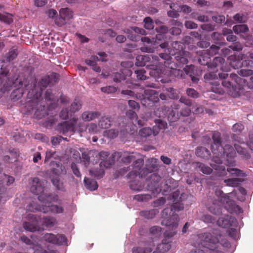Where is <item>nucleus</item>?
<instances>
[{
	"mask_svg": "<svg viewBox=\"0 0 253 253\" xmlns=\"http://www.w3.org/2000/svg\"><path fill=\"white\" fill-rule=\"evenodd\" d=\"M180 191H176L171 195V200L173 203L170 208L165 209L162 213V224L168 226L171 230H166L164 234V238L162 243L157 246L156 251L153 253H166L171 248L170 243L171 242V238L176 234V229L178 226L179 217L178 214L174 213V211H180L184 209V205L181 203L182 197L180 196Z\"/></svg>",
	"mask_w": 253,
	"mask_h": 253,
	"instance_id": "f257e3e1",
	"label": "nucleus"
},
{
	"mask_svg": "<svg viewBox=\"0 0 253 253\" xmlns=\"http://www.w3.org/2000/svg\"><path fill=\"white\" fill-rule=\"evenodd\" d=\"M59 79V74L55 73H52L49 75L43 77L37 85L35 83L33 82L30 85V86H33L36 92L34 94V90L29 91L27 93V98L25 102L23 103L22 101L20 102L24 105L27 112H31L34 109H36L35 113V116L38 119H41L47 115V110L45 104L43 101V98L42 97V91L48 85H53L57 83Z\"/></svg>",
	"mask_w": 253,
	"mask_h": 253,
	"instance_id": "f03ea898",
	"label": "nucleus"
},
{
	"mask_svg": "<svg viewBox=\"0 0 253 253\" xmlns=\"http://www.w3.org/2000/svg\"><path fill=\"white\" fill-rule=\"evenodd\" d=\"M43 182L38 177H34L32 179L31 186L30 188L31 191L34 194L39 195L38 199L39 201L45 203L47 205H42L39 206L38 209H36V211H40L44 213L51 212L54 214L62 213L64 212V208L63 207L53 205L51 202H48L51 199L50 195L43 193L44 191Z\"/></svg>",
	"mask_w": 253,
	"mask_h": 253,
	"instance_id": "7ed1b4c3",
	"label": "nucleus"
},
{
	"mask_svg": "<svg viewBox=\"0 0 253 253\" xmlns=\"http://www.w3.org/2000/svg\"><path fill=\"white\" fill-rule=\"evenodd\" d=\"M219 230L213 229L211 232H206L198 235L199 244L212 251L214 253H223L219 246L228 247L230 243L226 239H222Z\"/></svg>",
	"mask_w": 253,
	"mask_h": 253,
	"instance_id": "20e7f679",
	"label": "nucleus"
},
{
	"mask_svg": "<svg viewBox=\"0 0 253 253\" xmlns=\"http://www.w3.org/2000/svg\"><path fill=\"white\" fill-rule=\"evenodd\" d=\"M36 84L38 86L39 82H37V80L35 78L30 77V79H26L23 81H20L19 78H17L14 83V84H19V86L16 89L14 90L10 95V98L13 101H16L20 99L24 94V88L26 90L32 91L34 90V94H35L36 90L34 89L33 86H30V85L33 84L32 82Z\"/></svg>",
	"mask_w": 253,
	"mask_h": 253,
	"instance_id": "39448f33",
	"label": "nucleus"
},
{
	"mask_svg": "<svg viewBox=\"0 0 253 253\" xmlns=\"http://www.w3.org/2000/svg\"><path fill=\"white\" fill-rule=\"evenodd\" d=\"M191 113L189 107H180L178 103H173L170 107V110L168 114V119L170 122L177 121L180 117H188Z\"/></svg>",
	"mask_w": 253,
	"mask_h": 253,
	"instance_id": "423d86ee",
	"label": "nucleus"
},
{
	"mask_svg": "<svg viewBox=\"0 0 253 253\" xmlns=\"http://www.w3.org/2000/svg\"><path fill=\"white\" fill-rule=\"evenodd\" d=\"M184 45L180 42H173L171 43L172 51L176 62L180 65H185L188 63V58L189 53L184 51Z\"/></svg>",
	"mask_w": 253,
	"mask_h": 253,
	"instance_id": "0eeeda50",
	"label": "nucleus"
},
{
	"mask_svg": "<svg viewBox=\"0 0 253 253\" xmlns=\"http://www.w3.org/2000/svg\"><path fill=\"white\" fill-rule=\"evenodd\" d=\"M143 93L140 94H136V97L140 99L141 103L143 106L149 107H151L155 102H157L159 100L158 92L153 89L142 90Z\"/></svg>",
	"mask_w": 253,
	"mask_h": 253,
	"instance_id": "6e6552de",
	"label": "nucleus"
},
{
	"mask_svg": "<svg viewBox=\"0 0 253 253\" xmlns=\"http://www.w3.org/2000/svg\"><path fill=\"white\" fill-rule=\"evenodd\" d=\"M166 65L167 68L169 69V73L178 78H185L186 76L191 73L193 70V66H186L183 70L177 69V68L181 67L184 65H180L178 62L169 63L168 61H167Z\"/></svg>",
	"mask_w": 253,
	"mask_h": 253,
	"instance_id": "1a4fd4ad",
	"label": "nucleus"
},
{
	"mask_svg": "<svg viewBox=\"0 0 253 253\" xmlns=\"http://www.w3.org/2000/svg\"><path fill=\"white\" fill-rule=\"evenodd\" d=\"M217 72L210 71L204 75V79L206 83L212 85L211 89L213 92L222 94L224 91L220 85V78L218 75L216 74Z\"/></svg>",
	"mask_w": 253,
	"mask_h": 253,
	"instance_id": "9d476101",
	"label": "nucleus"
},
{
	"mask_svg": "<svg viewBox=\"0 0 253 253\" xmlns=\"http://www.w3.org/2000/svg\"><path fill=\"white\" fill-rule=\"evenodd\" d=\"M121 68L120 69V72H117L113 74V81L116 83H120L122 81L126 79V77H129L132 75V71L128 69L132 65L130 62H122L121 63Z\"/></svg>",
	"mask_w": 253,
	"mask_h": 253,
	"instance_id": "9b49d317",
	"label": "nucleus"
},
{
	"mask_svg": "<svg viewBox=\"0 0 253 253\" xmlns=\"http://www.w3.org/2000/svg\"><path fill=\"white\" fill-rule=\"evenodd\" d=\"M218 76L220 80L223 79L222 81V85L229 89L232 88L234 89V85L230 81V79L234 81L237 84H240L242 83V79L236 74H231L229 77H228V74L226 73H218Z\"/></svg>",
	"mask_w": 253,
	"mask_h": 253,
	"instance_id": "f8f14e48",
	"label": "nucleus"
},
{
	"mask_svg": "<svg viewBox=\"0 0 253 253\" xmlns=\"http://www.w3.org/2000/svg\"><path fill=\"white\" fill-rule=\"evenodd\" d=\"M78 118H72L69 121H65L59 123L57 126V129L63 134H66L68 132L73 133L75 132L76 124L77 123Z\"/></svg>",
	"mask_w": 253,
	"mask_h": 253,
	"instance_id": "ddd939ff",
	"label": "nucleus"
},
{
	"mask_svg": "<svg viewBox=\"0 0 253 253\" xmlns=\"http://www.w3.org/2000/svg\"><path fill=\"white\" fill-rule=\"evenodd\" d=\"M27 218L29 220V222H23V226L24 228L31 232H35L40 230L39 220L41 218L39 216L30 213L27 215Z\"/></svg>",
	"mask_w": 253,
	"mask_h": 253,
	"instance_id": "4468645a",
	"label": "nucleus"
},
{
	"mask_svg": "<svg viewBox=\"0 0 253 253\" xmlns=\"http://www.w3.org/2000/svg\"><path fill=\"white\" fill-rule=\"evenodd\" d=\"M42 239L45 242L54 245H63L67 243V239L63 234L46 233L43 235Z\"/></svg>",
	"mask_w": 253,
	"mask_h": 253,
	"instance_id": "2eb2a0df",
	"label": "nucleus"
},
{
	"mask_svg": "<svg viewBox=\"0 0 253 253\" xmlns=\"http://www.w3.org/2000/svg\"><path fill=\"white\" fill-rule=\"evenodd\" d=\"M161 177L157 173L152 174L150 179H147V189L153 193H160L162 189L160 183Z\"/></svg>",
	"mask_w": 253,
	"mask_h": 253,
	"instance_id": "dca6fc26",
	"label": "nucleus"
},
{
	"mask_svg": "<svg viewBox=\"0 0 253 253\" xmlns=\"http://www.w3.org/2000/svg\"><path fill=\"white\" fill-rule=\"evenodd\" d=\"M212 161L215 164H211V167L215 170L216 174L218 176H224L226 175V170L225 166L221 165L222 161L221 158L224 155H219L218 154H213Z\"/></svg>",
	"mask_w": 253,
	"mask_h": 253,
	"instance_id": "f3484780",
	"label": "nucleus"
},
{
	"mask_svg": "<svg viewBox=\"0 0 253 253\" xmlns=\"http://www.w3.org/2000/svg\"><path fill=\"white\" fill-rule=\"evenodd\" d=\"M213 144L211 145V150L213 154L220 155L223 150V146L221 145V134L218 132H214L212 135Z\"/></svg>",
	"mask_w": 253,
	"mask_h": 253,
	"instance_id": "a211bd4d",
	"label": "nucleus"
},
{
	"mask_svg": "<svg viewBox=\"0 0 253 253\" xmlns=\"http://www.w3.org/2000/svg\"><path fill=\"white\" fill-rule=\"evenodd\" d=\"M209 70L218 72L219 70L225 71L226 64L225 59L221 57H216L214 58L211 62H210L208 67Z\"/></svg>",
	"mask_w": 253,
	"mask_h": 253,
	"instance_id": "6ab92c4d",
	"label": "nucleus"
},
{
	"mask_svg": "<svg viewBox=\"0 0 253 253\" xmlns=\"http://www.w3.org/2000/svg\"><path fill=\"white\" fill-rule=\"evenodd\" d=\"M109 153L106 151H101L98 155L99 156L101 162L100 163V167L108 168L113 165L115 163V157L112 155L109 157Z\"/></svg>",
	"mask_w": 253,
	"mask_h": 253,
	"instance_id": "aec40b11",
	"label": "nucleus"
},
{
	"mask_svg": "<svg viewBox=\"0 0 253 253\" xmlns=\"http://www.w3.org/2000/svg\"><path fill=\"white\" fill-rule=\"evenodd\" d=\"M158 159L150 158L147 161L145 168H143L142 170L139 173L142 176H146L148 173H151L158 169L157 163Z\"/></svg>",
	"mask_w": 253,
	"mask_h": 253,
	"instance_id": "412c9836",
	"label": "nucleus"
},
{
	"mask_svg": "<svg viewBox=\"0 0 253 253\" xmlns=\"http://www.w3.org/2000/svg\"><path fill=\"white\" fill-rule=\"evenodd\" d=\"M141 41L144 43L151 44L152 46H147L144 45L140 48V50L142 52L152 53L154 51V49L157 47L156 43L157 42L158 39L155 38L150 39L147 37H144L140 38Z\"/></svg>",
	"mask_w": 253,
	"mask_h": 253,
	"instance_id": "4be33fe9",
	"label": "nucleus"
},
{
	"mask_svg": "<svg viewBox=\"0 0 253 253\" xmlns=\"http://www.w3.org/2000/svg\"><path fill=\"white\" fill-rule=\"evenodd\" d=\"M50 165L52 168L50 169V176H59L65 175L67 173L65 167L61 164L55 161H51Z\"/></svg>",
	"mask_w": 253,
	"mask_h": 253,
	"instance_id": "5701e85b",
	"label": "nucleus"
},
{
	"mask_svg": "<svg viewBox=\"0 0 253 253\" xmlns=\"http://www.w3.org/2000/svg\"><path fill=\"white\" fill-rule=\"evenodd\" d=\"M217 223L219 226L226 228L236 225L237 221L235 217L227 215L219 218L217 221Z\"/></svg>",
	"mask_w": 253,
	"mask_h": 253,
	"instance_id": "b1692460",
	"label": "nucleus"
},
{
	"mask_svg": "<svg viewBox=\"0 0 253 253\" xmlns=\"http://www.w3.org/2000/svg\"><path fill=\"white\" fill-rule=\"evenodd\" d=\"M144 161L142 159H138L135 161L133 165V170L129 172L127 176L130 178L132 176H139L140 177H145V176H142L139 173L143 169L141 167L143 166Z\"/></svg>",
	"mask_w": 253,
	"mask_h": 253,
	"instance_id": "393cba45",
	"label": "nucleus"
},
{
	"mask_svg": "<svg viewBox=\"0 0 253 253\" xmlns=\"http://www.w3.org/2000/svg\"><path fill=\"white\" fill-rule=\"evenodd\" d=\"M126 32L128 34V39L135 42L138 41L140 38L139 36L136 35V34H140L142 35L146 34V32L144 29L137 27H131L130 30L127 29Z\"/></svg>",
	"mask_w": 253,
	"mask_h": 253,
	"instance_id": "a878e982",
	"label": "nucleus"
},
{
	"mask_svg": "<svg viewBox=\"0 0 253 253\" xmlns=\"http://www.w3.org/2000/svg\"><path fill=\"white\" fill-rule=\"evenodd\" d=\"M223 204H225V208L231 213H240L243 212L242 209L239 206L236 205L234 201L231 200L229 196L228 199L225 201V203Z\"/></svg>",
	"mask_w": 253,
	"mask_h": 253,
	"instance_id": "bb28decb",
	"label": "nucleus"
},
{
	"mask_svg": "<svg viewBox=\"0 0 253 253\" xmlns=\"http://www.w3.org/2000/svg\"><path fill=\"white\" fill-rule=\"evenodd\" d=\"M98 153L95 150L85 149L82 153V158L84 165L87 167L90 162V158L97 157Z\"/></svg>",
	"mask_w": 253,
	"mask_h": 253,
	"instance_id": "cd10ccee",
	"label": "nucleus"
},
{
	"mask_svg": "<svg viewBox=\"0 0 253 253\" xmlns=\"http://www.w3.org/2000/svg\"><path fill=\"white\" fill-rule=\"evenodd\" d=\"M211 203H209L207 207L209 211L214 215H219L221 213V206L219 203L216 199H211Z\"/></svg>",
	"mask_w": 253,
	"mask_h": 253,
	"instance_id": "c85d7f7f",
	"label": "nucleus"
},
{
	"mask_svg": "<svg viewBox=\"0 0 253 253\" xmlns=\"http://www.w3.org/2000/svg\"><path fill=\"white\" fill-rule=\"evenodd\" d=\"M199 53L198 62L202 65H207L208 67L210 64L211 59L210 55L206 52V50L197 51Z\"/></svg>",
	"mask_w": 253,
	"mask_h": 253,
	"instance_id": "c756f323",
	"label": "nucleus"
},
{
	"mask_svg": "<svg viewBox=\"0 0 253 253\" xmlns=\"http://www.w3.org/2000/svg\"><path fill=\"white\" fill-rule=\"evenodd\" d=\"M172 56H174V55L173 54L172 49H170L169 48H168L165 50L164 53H162L159 54V56L162 59L165 60L164 63H162L164 64V66L166 68H167V66L166 65L167 61H168L169 63L174 62L171 61V59H172L171 57Z\"/></svg>",
	"mask_w": 253,
	"mask_h": 253,
	"instance_id": "7c9ffc66",
	"label": "nucleus"
},
{
	"mask_svg": "<svg viewBox=\"0 0 253 253\" xmlns=\"http://www.w3.org/2000/svg\"><path fill=\"white\" fill-rule=\"evenodd\" d=\"M230 58L231 59H234V60H232L230 62L231 66L234 69L238 68L241 66H247V65H249L250 63L253 64V62L251 60H245L241 62L240 60L236 59L235 56H231Z\"/></svg>",
	"mask_w": 253,
	"mask_h": 253,
	"instance_id": "2f4dec72",
	"label": "nucleus"
},
{
	"mask_svg": "<svg viewBox=\"0 0 253 253\" xmlns=\"http://www.w3.org/2000/svg\"><path fill=\"white\" fill-rule=\"evenodd\" d=\"M151 245H140L138 247H134L132 249V253H150L152 251Z\"/></svg>",
	"mask_w": 253,
	"mask_h": 253,
	"instance_id": "473e14b6",
	"label": "nucleus"
},
{
	"mask_svg": "<svg viewBox=\"0 0 253 253\" xmlns=\"http://www.w3.org/2000/svg\"><path fill=\"white\" fill-rule=\"evenodd\" d=\"M151 60V57L149 55H138L136 57L135 65L137 66H144L146 65V63L149 62Z\"/></svg>",
	"mask_w": 253,
	"mask_h": 253,
	"instance_id": "72a5a7b5",
	"label": "nucleus"
},
{
	"mask_svg": "<svg viewBox=\"0 0 253 253\" xmlns=\"http://www.w3.org/2000/svg\"><path fill=\"white\" fill-rule=\"evenodd\" d=\"M100 116L98 112L85 111L82 114V119L84 121H90L98 118Z\"/></svg>",
	"mask_w": 253,
	"mask_h": 253,
	"instance_id": "f704fd0d",
	"label": "nucleus"
},
{
	"mask_svg": "<svg viewBox=\"0 0 253 253\" xmlns=\"http://www.w3.org/2000/svg\"><path fill=\"white\" fill-rule=\"evenodd\" d=\"M195 164L196 168L197 170L201 171L205 174H210L212 172L213 170L212 169L203 163L200 162H196Z\"/></svg>",
	"mask_w": 253,
	"mask_h": 253,
	"instance_id": "c9c22d12",
	"label": "nucleus"
},
{
	"mask_svg": "<svg viewBox=\"0 0 253 253\" xmlns=\"http://www.w3.org/2000/svg\"><path fill=\"white\" fill-rule=\"evenodd\" d=\"M195 153L197 156L204 159H208L211 155L210 151L204 147H198L196 149Z\"/></svg>",
	"mask_w": 253,
	"mask_h": 253,
	"instance_id": "e433bc0d",
	"label": "nucleus"
},
{
	"mask_svg": "<svg viewBox=\"0 0 253 253\" xmlns=\"http://www.w3.org/2000/svg\"><path fill=\"white\" fill-rule=\"evenodd\" d=\"M223 153L219 155H224L227 158H232L235 156V151L234 148L230 145H225L223 147Z\"/></svg>",
	"mask_w": 253,
	"mask_h": 253,
	"instance_id": "4c0bfd02",
	"label": "nucleus"
},
{
	"mask_svg": "<svg viewBox=\"0 0 253 253\" xmlns=\"http://www.w3.org/2000/svg\"><path fill=\"white\" fill-rule=\"evenodd\" d=\"M253 64L250 63V64L249 65H248L247 66H244L245 67H246L247 68L242 69L240 70V71L238 72V74L243 77H250V80H252L253 79V70L252 69V65Z\"/></svg>",
	"mask_w": 253,
	"mask_h": 253,
	"instance_id": "58836bf2",
	"label": "nucleus"
},
{
	"mask_svg": "<svg viewBox=\"0 0 253 253\" xmlns=\"http://www.w3.org/2000/svg\"><path fill=\"white\" fill-rule=\"evenodd\" d=\"M84 183L85 187L91 191L95 190L98 188V184L95 180L87 177H84Z\"/></svg>",
	"mask_w": 253,
	"mask_h": 253,
	"instance_id": "ea45409f",
	"label": "nucleus"
},
{
	"mask_svg": "<svg viewBox=\"0 0 253 253\" xmlns=\"http://www.w3.org/2000/svg\"><path fill=\"white\" fill-rule=\"evenodd\" d=\"M111 117L104 116L101 118L98 122V126L102 129L109 128L111 124Z\"/></svg>",
	"mask_w": 253,
	"mask_h": 253,
	"instance_id": "a19ab883",
	"label": "nucleus"
},
{
	"mask_svg": "<svg viewBox=\"0 0 253 253\" xmlns=\"http://www.w3.org/2000/svg\"><path fill=\"white\" fill-rule=\"evenodd\" d=\"M244 181L243 178H231L225 179L224 182L226 185L232 187L238 186L241 182Z\"/></svg>",
	"mask_w": 253,
	"mask_h": 253,
	"instance_id": "79ce46f5",
	"label": "nucleus"
},
{
	"mask_svg": "<svg viewBox=\"0 0 253 253\" xmlns=\"http://www.w3.org/2000/svg\"><path fill=\"white\" fill-rule=\"evenodd\" d=\"M57 223L56 219L52 216L42 218V224L47 227H52Z\"/></svg>",
	"mask_w": 253,
	"mask_h": 253,
	"instance_id": "37998d69",
	"label": "nucleus"
},
{
	"mask_svg": "<svg viewBox=\"0 0 253 253\" xmlns=\"http://www.w3.org/2000/svg\"><path fill=\"white\" fill-rule=\"evenodd\" d=\"M156 30L158 33L156 35V39L158 41H161V39L165 36L164 34L168 32V28L166 26L162 25L156 28Z\"/></svg>",
	"mask_w": 253,
	"mask_h": 253,
	"instance_id": "c03bdc74",
	"label": "nucleus"
},
{
	"mask_svg": "<svg viewBox=\"0 0 253 253\" xmlns=\"http://www.w3.org/2000/svg\"><path fill=\"white\" fill-rule=\"evenodd\" d=\"M152 198V196L149 194H138L134 196L133 199L141 202H146Z\"/></svg>",
	"mask_w": 253,
	"mask_h": 253,
	"instance_id": "a18cd8bd",
	"label": "nucleus"
},
{
	"mask_svg": "<svg viewBox=\"0 0 253 253\" xmlns=\"http://www.w3.org/2000/svg\"><path fill=\"white\" fill-rule=\"evenodd\" d=\"M144 184L139 181H131L129 183L130 188L134 191H140L143 189Z\"/></svg>",
	"mask_w": 253,
	"mask_h": 253,
	"instance_id": "49530a36",
	"label": "nucleus"
},
{
	"mask_svg": "<svg viewBox=\"0 0 253 253\" xmlns=\"http://www.w3.org/2000/svg\"><path fill=\"white\" fill-rule=\"evenodd\" d=\"M226 172H228L232 176L246 177L247 174L242 170L236 168H227Z\"/></svg>",
	"mask_w": 253,
	"mask_h": 253,
	"instance_id": "de8ad7c7",
	"label": "nucleus"
},
{
	"mask_svg": "<svg viewBox=\"0 0 253 253\" xmlns=\"http://www.w3.org/2000/svg\"><path fill=\"white\" fill-rule=\"evenodd\" d=\"M159 212L157 209H153L150 211H142L140 212V215L147 219H152Z\"/></svg>",
	"mask_w": 253,
	"mask_h": 253,
	"instance_id": "09e8293b",
	"label": "nucleus"
},
{
	"mask_svg": "<svg viewBox=\"0 0 253 253\" xmlns=\"http://www.w3.org/2000/svg\"><path fill=\"white\" fill-rule=\"evenodd\" d=\"M82 104L81 101L79 99H75L74 102L72 103L70 106V110L71 115H73L76 112L78 111L81 108Z\"/></svg>",
	"mask_w": 253,
	"mask_h": 253,
	"instance_id": "8fccbe9b",
	"label": "nucleus"
},
{
	"mask_svg": "<svg viewBox=\"0 0 253 253\" xmlns=\"http://www.w3.org/2000/svg\"><path fill=\"white\" fill-rule=\"evenodd\" d=\"M61 16H63L66 20H68L73 17V12L68 8H61L59 11Z\"/></svg>",
	"mask_w": 253,
	"mask_h": 253,
	"instance_id": "3c124183",
	"label": "nucleus"
},
{
	"mask_svg": "<svg viewBox=\"0 0 253 253\" xmlns=\"http://www.w3.org/2000/svg\"><path fill=\"white\" fill-rule=\"evenodd\" d=\"M233 30L236 34H239L246 33L249 29L246 25H237L233 27Z\"/></svg>",
	"mask_w": 253,
	"mask_h": 253,
	"instance_id": "603ef678",
	"label": "nucleus"
},
{
	"mask_svg": "<svg viewBox=\"0 0 253 253\" xmlns=\"http://www.w3.org/2000/svg\"><path fill=\"white\" fill-rule=\"evenodd\" d=\"M122 157L121 161L126 164H129L132 161L135 159V157L132 154H129L128 152H124Z\"/></svg>",
	"mask_w": 253,
	"mask_h": 253,
	"instance_id": "864d4df0",
	"label": "nucleus"
},
{
	"mask_svg": "<svg viewBox=\"0 0 253 253\" xmlns=\"http://www.w3.org/2000/svg\"><path fill=\"white\" fill-rule=\"evenodd\" d=\"M167 90L170 98L172 99H177L179 98L180 92L178 90L172 87L167 88Z\"/></svg>",
	"mask_w": 253,
	"mask_h": 253,
	"instance_id": "5fc2aeb1",
	"label": "nucleus"
},
{
	"mask_svg": "<svg viewBox=\"0 0 253 253\" xmlns=\"http://www.w3.org/2000/svg\"><path fill=\"white\" fill-rule=\"evenodd\" d=\"M150 68L151 71L149 72V74L151 76L154 77L155 78H159L161 77V71L156 68V67L153 65H148L147 68Z\"/></svg>",
	"mask_w": 253,
	"mask_h": 253,
	"instance_id": "6e6d98bb",
	"label": "nucleus"
},
{
	"mask_svg": "<svg viewBox=\"0 0 253 253\" xmlns=\"http://www.w3.org/2000/svg\"><path fill=\"white\" fill-rule=\"evenodd\" d=\"M126 116L128 117L131 120H135V122H137L138 125L142 126L141 121L137 120L138 117L136 113L134 111L129 110L126 112Z\"/></svg>",
	"mask_w": 253,
	"mask_h": 253,
	"instance_id": "4d7b16f0",
	"label": "nucleus"
},
{
	"mask_svg": "<svg viewBox=\"0 0 253 253\" xmlns=\"http://www.w3.org/2000/svg\"><path fill=\"white\" fill-rule=\"evenodd\" d=\"M215 194L218 198L217 200L221 203H225V201L228 199V196L224 194L220 189H216Z\"/></svg>",
	"mask_w": 253,
	"mask_h": 253,
	"instance_id": "13d9d810",
	"label": "nucleus"
},
{
	"mask_svg": "<svg viewBox=\"0 0 253 253\" xmlns=\"http://www.w3.org/2000/svg\"><path fill=\"white\" fill-rule=\"evenodd\" d=\"M52 184L58 190H63V183L60 181L58 176H50Z\"/></svg>",
	"mask_w": 253,
	"mask_h": 253,
	"instance_id": "bf43d9fd",
	"label": "nucleus"
},
{
	"mask_svg": "<svg viewBox=\"0 0 253 253\" xmlns=\"http://www.w3.org/2000/svg\"><path fill=\"white\" fill-rule=\"evenodd\" d=\"M18 52L17 49H12L9 51L5 56L4 58L7 62H10L13 60L17 56Z\"/></svg>",
	"mask_w": 253,
	"mask_h": 253,
	"instance_id": "052dcab7",
	"label": "nucleus"
},
{
	"mask_svg": "<svg viewBox=\"0 0 253 253\" xmlns=\"http://www.w3.org/2000/svg\"><path fill=\"white\" fill-rule=\"evenodd\" d=\"M152 134V130L150 127H144L140 129L139 135L141 138H147Z\"/></svg>",
	"mask_w": 253,
	"mask_h": 253,
	"instance_id": "680f3d73",
	"label": "nucleus"
},
{
	"mask_svg": "<svg viewBox=\"0 0 253 253\" xmlns=\"http://www.w3.org/2000/svg\"><path fill=\"white\" fill-rule=\"evenodd\" d=\"M186 93L188 97L193 99H196L200 96L199 93L192 88H187L186 90Z\"/></svg>",
	"mask_w": 253,
	"mask_h": 253,
	"instance_id": "e2e57ef3",
	"label": "nucleus"
},
{
	"mask_svg": "<svg viewBox=\"0 0 253 253\" xmlns=\"http://www.w3.org/2000/svg\"><path fill=\"white\" fill-rule=\"evenodd\" d=\"M71 113L70 110L69 111L68 109L66 108L63 109L60 114L59 117L62 120H68L70 117H72L73 115H71L70 114Z\"/></svg>",
	"mask_w": 253,
	"mask_h": 253,
	"instance_id": "0e129e2a",
	"label": "nucleus"
},
{
	"mask_svg": "<svg viewBox=\"0 0 253 253\" xmlns=\"http://www.w3.org/2000/svg\"><path fill=\"white\" fill-rule=\"evenodd\" d=\"M219 49L220 47L219 46L213 44L210 47L209 49L206 50V52L210 56H213L218 53Z\"/></svg>",
	"mask_w": 253,
	"mask_h": 253,
	"instance_id": "69168bd1",
	"label": "nucleus"
},
{
	"mask_svg": "<svg viewBox=\"0 0 253 253\" xmlns=\"http://www.w3.org/2000/svg\"><path fill=\"white\" fill-rule=\"evenodd\" d=\"M146 71L144 69L137 70L134 71V74L136 75L138 81H143L146 79V76L145 75Z\"/></svg>",
	"mask_w": 253,
	"mask_h": 253,
	"instance_id": "338daca9",
	"label": "nucleus"
},
{
	"mask_svg": "<svg viewBox=\"0 0 253 253\" xmlns=\"http://www.w3.org/2000/svg\"><path fill=\"white\" fill-rule=\"evenodd\" d=\"M31 248L34 250V253H46V251L38 243L33 244Z\"/></svg>",
	"mask_w": 253,
	"mask_h": 253,
	"instance_id": "774afa93",
	"label": "nucleus"
}]
</instances>
